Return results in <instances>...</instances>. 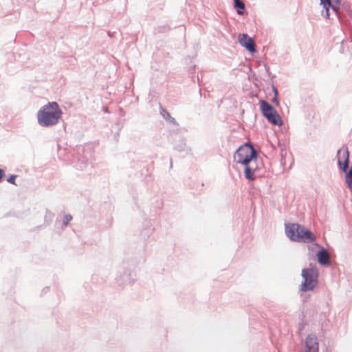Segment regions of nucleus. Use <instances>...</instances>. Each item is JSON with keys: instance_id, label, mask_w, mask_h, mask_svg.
<instances>
[{"instance_id": "5", "label": "nucleus", "mask_w": 352, "mask_h": 352, "mask_svg": "<svg viewBox=\"0 0 352 352\" xmlns=\"http://www.w3.org/2000/svg\"><path fill=\"white\" fill-rule=\"evenodd\" d=\"M320 3L325 9V16H329V8H331L333 12L338 13L340 9V0H320Z\"/></svg>"}, {"instance_id": "9", "label": "nucleus", "mask_w": 352, "mask_h": 352, "mask_svg": "<svg viewBox=\"0 0 352 352\" xmlns=\"http://www.w3.org/2000/svg\"><path fill=\"white\" fill-rule=\"evenodd\" d=\"M260 105H261V110L264 116H265L267 114H272V113H274V111H276L273 108V107L271 104H270L265 100H261Z\"/></svg>"}, {"instance_id": "14", "label": "nucleus", "mask_w": 352, "mask_h": 352, "mask_svg": "<svg viewBox=\"0 0 352 352\" xmlns=\"http://www.w3.org/2000/svg\"><path fill=\"white\" fill-rule=\"evenodd\" d=\"M346 182L352 192V175H350V174L346 175Z\"/></svg>"}, {"instance_id": "17", "label": "nucleus", "mask_w": 352, "mask_h": 352, "mask_svg": "<svg viewBox=\"0 0 352 352\" xmlns=\"http://www.w3.org/2000/svg\"><path fill=\"white\" fill-rule=\"evenodd\" d=\"M16 175H10V176L7 179V181H8L9 183H11V184H15V179H16Z\"/></svg>"}, {"instance_id": "2", "label": "nucleus", "mask_w": 352, "mask_h": 352, "mask_svg": "<svg viewBox=\"0 0 352 352\" xmlns=\"http://www.w3.org/2000/svg\"><path fill=\"white\" fill-rule=\"evenodd\" d=\"M285 232L287 236L294 241L311 243L316 240V236L312 232L298 223L286 225Z\"/></svg>"}, {"instance_id": "13", "label": "nucleus", "mask_w": 352, "mask_h": 352, "mask_svg": "<svg viewBox=\"0 0 352 352\" xmlns=\"http://www.w3.org/2000/svg\"><path fill=\"white\" fill-rule=\"evenodd\" d=\"M234 7L237 8V13L240 15L243 14V10L245 9V5L243 2L241 0H234Z\"/></svg>"}, {"instance_id": "1", "label": "nucleus", "mask_w": 352, "mask_h": 352, "mask_svg": "<svg viewBox=\"0 0 352 352\" xmlns=\"http://www.w3.org/2000/svg\"><path fill=\"white\" fill-rule=\"evenodd\" d=\"M61 115L62 111L57 102H49L38 111V122L43 126H53L58 123Z\"/></svg>"}, {"instance_id": "16", "label": "nucleus", "mask_w": 352, "mask_h": 352, "mask_svg": "<svg viewBox=\"0 0 352 352\" xmlns=\"http://www.w3.org/2000/svg\"><path fill=\"white\" fill-rule=\"evenodd\" d=\"M72 219V217L70 214H67L65 216L63 219V223L65 226H67L69 221Z\"/></svg>"}, {"instance_id": "10", "label": "nucleus", "mask_w": 352, "mask_h": 352, "mask_svg": "<svg viewBox=\"0 0 352 352\" xmlns=\"http://www.w3.org/2000/svg\"><path fill=\"white\" fill-rule=\"evenodd\" d=\"M267 120L274 124V125H281L282 124V120L280 116L278 115L277 111H274V113H272V114H267L265 116Z\"/></svg>"}, {"instance_id": "15", "label": "nucleus", "mask_w": 352, "mask_h": 352, "mask_svg": "<svg viewBox=\"0 0 352 352\" xmlns=\"http://www.w3.org/2000/svg\"><path fill=\"white\" fill-rule=\"evenodd\" d=\"M273 90L274 92V97L272 100V102L274 103H275L276 105H278L279 102H278V91H277L276 88L274 87H273Z\"/></svg>"}, {"instance_id": "6", "label": "nucleus", "mask_w": 352, "mask_h": 352, "mask_svg": "<svg viewBox=\"0 0 352 352\" xmlns=\"http://www.w3.org/2000/svg\"><path fill=\"white\" fill-rule=\"evenodd\" d=\"M239 42L250 52L256 51L254 40L248 36L247 34H242L239 36Z\"/></svg>"}, {"instance_id": "19", "label": "nucleus", "mask_w": 352, "mask_h": 352, "mask_svg": "<svg viewBox=\"0 0 352 352\" xmlns=\"http://www.w3.org/2000/svg\"><path fill=\"white\" fill-rule=\"evenodd\" d=\"M3 175H4V172H3V170L2 169H0V182H1V179H2V177H3Z\"/></svg>"}, {"instance_id": "4", "label": "nucleus", "mask_w": 352, "mask_h": 352, "mask_svg": "<svg viewBox=\"0 0 352 352\" xmlns=\"http://www.w3.org/2000/svg\"><path fill=\"white\" fill-rule=\"evenodd\" d=\"M302 276L304 281L302 283L300 290L307 291L314 289L318 284V272L316 267H311L302 270Z\"/></svg>"}, {"instance_id": "18", "label": "nucleus", "mask_w": 352, "mask_h": 352, "mask_svg": "<svg viewBox=\"0 0 352 352\" xmlns=\"http://www.w3.org/2000/svg\"><path fill=\"white\" fill-rule=\"evenodd\" d=\"M162 111H163V112H162V113L163 117H164V118H165L166 116V118H168H168H169V117H170V115H169V113H168L166 111L163 110Z\"/></svg>"}, {"instance_id": "8", "label": "nucleus", "mask_w": 352, "mask_h": 352, "mask_svg": "<svg viewBox=\"0 0 352 352\" xmlns=\"http://www.w3.org/2000/svg\"><path fill=\"white\" fill-rule=\"evenodd\" d=\"M338 164L342 169L346 172L349 164V151L347 150L338 151Z\"/></svg>"}, {"instance_id": "11", "label": "nucleus", "mask_w": 352, "mask_h": 352, "mask_svg": "<svg viewBox=\"0 0 352 352\" xmlns=\"http://www.w3.org/2000/svg\"><path fill=\"white\" fill-rule=\"evenodd\" d=\"M318 262L322 265L329 263V254L326 250H322L317 254Z\"/></svg>"}, {"instance_id": "3", "label": "nucleus", "mask_w": 352, "mask_h": 352, "mask_svg": "<svg viewBox=\"0 0 352 352\" xmlns=\"http://www.w3.org/2000/svg\"><path fill=\"white\" fill-rule=\"evenodd\" d=\"M256 159V151L253 146L248 143L240 146L234 155V160L239 164H250L253 160Z\"/></svg>"}, {"instance_id": "7", "label": "nucleus", "mask_w": 352, "mask_h": 352, "mask_svg": "<svg viewBox=\"0 0 352 352\" xmlns=\"http://www.w3.org/2000/svg\"><path fill=\"white\" fill-rule=\"evenodd\" d=\"M307 352H319L317 338L309 335L306 338Z\"/></svg>"}, {"instance_id": "12", "label": "nucleus", "mask_w": 352, "mask_h": 352, "mask_svg": "<svg viewBox=\"0 0 352 352\" xmlns=\"http://www.w3.org/2000/svg\"><path fill=\"white\" fill-rule=\"evenodd\" d=\"M245 166V177L249 180H254V168L250 166V164H244Z\"/></svg>"}]
</instances>
